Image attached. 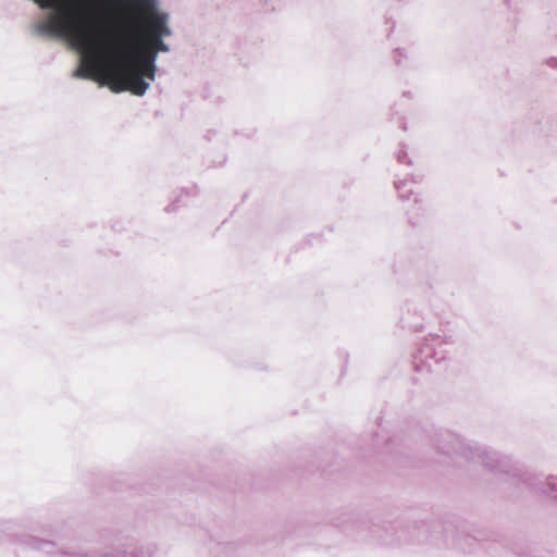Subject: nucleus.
<instances>
[{
  "mask_svg": "<svg viewBox=\"0 0 557 557\" xmlns=\"http://www.w3.org/2000/svg\"><path fill=\"white\" fill-rule=\"evenodd\" d=\"M39 14L32 30L46 37L65 41L81 55V65L73 76L100 82L114 92L129 91L121 57L101 27L109 18L103 1L94 0H33Z\"/></svg>",
  "mask_w": 557,
  "mask_h": 557,
  "instance_id": "1",
  "label": "nucleus"
},
{
  "mask_svg": "<svg viewBox=\"0 0 557 557\" xmlns=\"http://www.w3.org/2000/svg\"><path fill=\"white\" fill-rule=\"evenodd\" d=\"M108 17L101 27L111 48L121 57L129 91L144 96L157 76L159 53L171 52L170 14L159 0H102Z\"/></svg>",
  "mask_w": 557,
  "mask_h": 557,
  "instance_id": "2",
  "label": "nucleus"
},
{
  "mask_svg": "<svg viewBox=\"0 0 557 557\" xmlns=\"http://www.w3.org/2000/svg\"><path fill=\"white\" fill-rule=\"evenodd\" d=\"M434 449L443 456H446L453 460H473L472 456L474 453L480 454L483 457H495L487 450L480 449L474 443L462 440L457 434L450 432H441L432 438Z\"/></svg>",
  "mask_w": 557,
  "mask_h": 557,
  "instance_id": "3",
  "label": "nucleus"
},
{
  "mask_svg": "<svg viewBox=\"0 0 557 557\" xmlns=\"http://www.w3.org/2000/svg\"><path fill=\"white\" fill-rule=\"evenodd\" d=\"M65 555L71 557H151L144 552H123V553H110L102 554L98 550L81 549L77 552H64Z\"/></svg>",
  "mask_w": 557,
  "mask_h": 557,
  "instance_id": "4",
  "label": "nucleus"
},
{
  "mask_svg": "<svg viewBox=\"0 0 557 557\" xmlns=\"http://www.w3.org/2000/svg\"><path fill=\"white\" fill-rule=\"evenodd\" d=\"M474 445L476 447H479L480 449H483V450H487L488 453H492L495 457H483V456H480V454L478 453H474L472 456L474 457L473 460H466L465 462H475V463H481L483 467L490 469V470H495L497 469L498 467H502L504 463H505V459L500 457V455L488 448V447H483V446H480L478 444L474 443Z\"/></svg>",
  "mask_w": 557,
  "mask_h": 557,
  "instance_id": "5",
  "label": "nucleus"
},
{
  "mask_svg": "<svg viewBox=\"0 0 557 557\" xmlns=\"http://www.w3.org/2000/svg\"><path fill=\"white\" fill-rule=\"evenodd\" d=\"M395 188L400 199H409V196L413 194V182L397 181L395 182Z\"/></svg>",
  "mask_w": 557,
  "mask_h": 557,
  "instance_id": "6",
  "label": "nucleus"
},
{
  "mask_svg": "<svg viewBox=\"0 0 557 557\" xmlns=\"http://www.w3.org/2000/svg\"><path fill=\"white\" fill-rule=\"evenodd\" d=\"M53 547H54V543L48 542V541H42L37 545L38 549H40L47 554H52L54 552Z\"/></svg>",
  "mask_w": 557,
  "mask_h": 557,
  "instance_id": "7",
  "label": "nucleus"
},
{
  "mask_svg": "<svg viewBox=\"0 0 557 557\" xmlns=\"http://www.w3.org/2000/svg\"><path fill=\"white\" fill-rule=\"evenodd\" d=\"M547 484L549 485L552 496L557 497V486L555 483L549 479Z\"/></svg>",
  "mask_w": 557,
  "mask_h": 557,
  "instance_id": "8",
  "label": "nucleus"
},
{
  "mask_svg": "<svg viewBox=\"0 0 557 557\" xmlns=\"http://www.w3.org/2000/svg\"><path fill=\"white\" fill-rule=\"evenodd\" d=\"M398 160L401 163H410L409 161H407V153L406 152L399 153L398 154Z\"/></svg>",
  "mask_w": 557,
  "mask_h": 557,
  "instance_id": "9",
  "label": "nucleus"
},
{
  "mask_svg": "<svg viewBox=\"0 0 557 557\" xmlns=\"http://www.w3.org/2000/svg\"><path fill=\"white\" fill-rule=\"evenodd\" d=\"M396 54H397V55H403V51L397 50V51H396Z\"/></svg>",
  "mask_w": 557,
  "mask_h": 557,
  "instance_id": "10",
  "label": "nucleus"
}]
</instances>
